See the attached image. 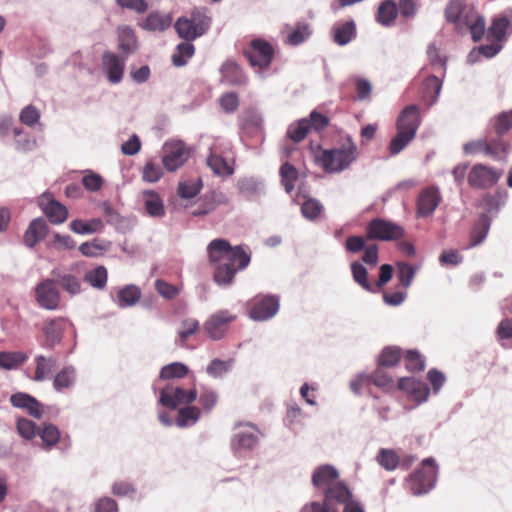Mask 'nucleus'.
Masks as SVG:
<instances>
[{"instance_id":"69168bd1","label":"nucleus","mask_w":512,"mask_h":512,"mask_svg":"<svg viewBox=\"0 0 512 512\" xmlns=\"http://www.w3.org/2000/svg\"><path fill=\"white\" fill-rule=\"evenodd\" d=\"M62 288L68 293L75 295L81 291V283L78 278L73 275H64L59 279Z\"/></svg>"},{"instance_id":"cd10ccee","label":"nucleus","mask_w":512,"mask_h":512,"mask_svg":"<svg viewBox=\"0 0 512 512\" xmlns=\"http://www.w3.org/2000/svg\"><path fill=\"white\" fill-rule=\"evenodd\" d=\"M240 193L247 199H254L264 191L262 181L254 177H245L238 181Z\"/></svg>"},{"instance_id":"2f4dec72","label":"nucleus","mask_w":512,"mask_h":512,"mask_svg":"<svg viewBox=\"0 0 512 512\" xmlns=\"http://www.w3.org/2000/svg\"><path fill=\"white\" fill-rule=\"evenodd\" d=\"M76 380V370L73 366H66L59 371L53 379V387L56 391L70 388Z\"/></svg>"},{"instance_id":"412c9836","label":"nucleus","mask_w":512,"mask_h":512,"mask_svg":"<svg viewBox=\"0 0 512 512\" xmlns=\"http://www.w3.org/2000/svg\"><path fill=\"white\" fill-rule=\"evenodd\" d=\"M206 163L217 176L228 177L234 173L233 166L226 159L217 154L215 147L209 149Z\"/></svg>"},{"instance_id":"393cba45","label":"nucleus","mask_w":512,"mask_h":512,"mask_svg":"<svg viewBox=\"0 0 512 512\" xmlns=\"http://www.w3.org/2000/svg\"><path fill=\"white\" fill-rule=\"evenodd\" d=\"M171 23L172 17L169 14L154 12L149 14L140 25L148 31H164L170 27Z\"/></svg>"},{"instance_id":"bf43d9fd","label":"nucleus","mask_w":512,"mask_h":512,"mask_svg":"<svg viewBox=\"0 0 512 512\" xmlns=\"http://www.w3.org/2000/svg\"><path fill=\"white\" fill-rule=\"evenodd\" d=\"M463 13L464 4L462 0L451 1L445 10L446 19L454 23L460 21Z\"/></svg>"},{"instance_id":"20e7f679","label":"nucleus","mask_w":512,"mask_h":512,"mask_svg":"<svg viewBox=\"0 0 512 512\" xmlns=\"http://www.w3.org/2000/svg\"><path fill=\"white\" fill-rule=\"evenodd\" d=\"M436 476L437 467L434 459H425L422 462V468L409 477V490L413 495H421L427 493L434 487Z\"/></svg>"},{"instance_id":"13d9d810","label":"nucleus","mask_w":512,"mask_h":512,"mask_svg":"<svg viewBox=\"0 0 512 512\" xmlns=\"http://www.w3.org/2000/svg\"><path fill=\"white\" fill-rule=\"evenodd\" d=\"M231 361H222L220 359H214L207 366V373L214 378L222 377L231 368Z\"/></svg>"},{"instance_id":"aec40b11","label":"nucleus","mask_w":512,"mask_h":512,"mask_svg":"<svg viewBox=\"0 0 512 512\" xmlns=\"http://www.w3.org/2000/svg\"><path fill=\"white\" fill-rule=\"evenodd\" d=\"M398 387L401 390L410 393L418 402H424L429 396L428 386L413 377H404L399 379Z\"/></svg>"},{"instance_id":"6e6d98bb","label":"nucleus","mask_w":512,"mask_h":512,"mask_svg":"<svg viewBox=\"0 0 512 512\" xmlns=\"http://www.w3.org/2000/svg\"><path fill=\"white\" fill-rule=\"evenodd\" d=\"M323 206L316 199H308L306 200L301 207L302 215L309 219H316L322 212Z\"/></svg>"},{"instance_id":"c03bdc74","label":"nucleus","mask_w":512,"mask_h":512,"mask_svg":"<svg viewBox=\"0 0 512 512\" xmlns=\"http://www.w3.org/2000/svg\"><path fill=\"white\" fill-rule=\"evenodd\" d=\"M310 130V123L308 118L301 119L297 121L296 123H292L289 125L287 130V136L293 141V142H300L302 141L307 133Z\"/></svg>"},{"instance_id":"09e8293b","label":"nucleus","mask_w":512,"mask_h":512,"mask_svg":"<svg viewBox=\"0 0 512 512\" xmlns=\"http://www.w3.org/2000/svg\"><path fill=\"white\" fill-rule=\"evenodd\" d=\"M311 34L308 24L298 23L295 29L287 36V42L291 45L303 43Z\"/></svg>"},{"instance_id":"9d476101","label":"nucleus","mask_w":512,"mask_h":512,"mask_svg":"<svg viewBox=\"0 0 512 512\" xmlns=\"http://www.w3.org/2000/svg\"><path fill=\"white\" fill-rule=\"evenodd\" d=\"M247 56L251 65L257 66L261 70L270 65L273 58V48L266 41L256 39L251 42V48L247 51Z\"/></svg>"},{"instance_id":"e433bc0d","label":"nucleus","mask_w":512,"mask_h":512,"mask_svg":"<svg viewBox=\"0 0 512 512\" xmlns=\"http://www.w3.org/2000/svg\"><path fill=\"white\" fill-rule=\"evenodd\" d=\"M110 248V242L94 239L79 246V251L86 257H98Z\"/></svg>"},{"instance_id":"423d86ee","label":"nucleus","mask_w":512,"mask_h":512,"mask_svg":"<svg viewBox=\"0 0 512 512\" xmlns=\"http://www.w3.org/2000/svg\"><path fill=\"white\" fill-rule=\"evenodd\" d=\"M404 230L401 226L391 221L376 218L367 226V238L381 241H391L401 238Z\"/></svg>"},{"instance_id":"9b49d317","label":"nucleus","mask_w":512,"mask_h":512,"mask_svg":"<svg viewBox=\"0 0 512 512\" xmlns=\"http://www.w3.org/2000/svg\"><path fill=\"white\" fill-rule=\"evenodd\" d=\"M441 194L438 187L430 186L425 188L417 200V216L428 217L434 213L441 202Z\"/></svg>"},{"instance_id":"4be33fe9","label":"nucleus","mask_w":512,"mask_h":512,"mask_svg":"<svg viewBox=\"0 0 512 512\" xmlns=\"http://www.w3.org/2000/svg\"><path fill=\"white\" fill-rule=\"evenodd\" d=\"M352 497L349 488L341 481L325 489L324 498L331 506L346 504Z\"/></svg>"},{"instance_id":"5701e85b","label":"nucleus","mask_w":512,"mask_h":512,"mask_svg":"<svg viewBox=\"0 0 512 512\" xmlns=\"http://www.w3.org/2000/svg\"><path fill=\"white\" fill-rule=\"evenodd\" d=\"M47 233V225L41 218H36L29 224L24 234V243L27 247H34Z\"/></svg>"},{"instance_id":"b1692460","label":"nucleus","mask_w":512,"mask_h":512,"mask_svg":"<svg viewBox=\"0 0 512 512\" xmlns=\"http://www.w3.org/2000/svg\"><path fill=\"white\" fill-rule=\"evenodd\" d=\"M72 232L79 235H90L100 232L104 228V222L100 218H93L87 221L75 219L69 225Z\"/></svg>"},{"instance_id":"7ed1b4c3","label":"nucleus","mask_w":512,"mask_h":512,"mask_svg":"<svg viewBox=\"0 0 512 512\" xmlns=\"http://www.w3.org/2000/svg\"><path fill=\"white\" fill-rule=\"evenodd\" d=\"M212 18L206 8H196L192 11L191 17H180L175 23V30L179 37L192 41L210 28Z\"/></svg>"},{"instance_id":"7c9ffc66","label":"nucleus","mask_w":512,"mask_h":512,"mask_svg":"<svg viewBox=\"0 0 512 512\" xmlns=\"http://www.w3.org/2000/svg\"><path fill=\"white\" fill-rule=\"evenodd\" d=\"M221 73L223 81L229 84L240 85L245 83L241 68L233 61L225 62L221 67Z\"/></svg>"},{"instance_id":"052dcab7","label":"nucleus","mask_w":512,"mask_h":512,"mask_svg":"<svg viewBox=\"0 0 512 512\" xmlns=\"http://www.w3.org/2000/svg\"><path fill=\"white\" fill-rule=\"evenodd\" d=\"M415 269L406 263H399L397 265V277L400 283L405 287H409L413 281Z\"/></svg>"},{"instance_id":"8fccbe9b","label":"nucleus","mask_w":512,"mask_h":512,"mask_svg":"<svg viewBox=\"0 0 512 512\" xmlns=\"http://www.w3.org/2000/svg\"><path fill=\"white\" fill-rule=\"evenodd\" d=\"M201 181L198 180H189L185 182L179 183L178 186V194L180 197L185 199H191L195 197L201 190Z\"/></svg>"},{"instance_id":"72a5a7b5","label":"nucleus","mask_w":512,"mask_h":512,"mask_svg":"<svg viewBox=\"0 0 512 512\" xmlns=\"http://www.w3.org/2000/svg\"><path fill=\"white\" fill-rule=\"evenodd\" d=\"M490 229V222L486 216H483L481 220L474 226L470 235V243L467 248H473L481 244L488 235Z\"/></svg>"},{"instance_id":"a878e982","label":"nucleus","mask_w":512,"mask_h":512,"mask_svg":"<svg viewBox=\"0 0 512 512\" xmlns=\"http://www.w3.org/2000/svg\"><path fill=\"white\" fill-rule=\"evenodd\" d=\"M63 318H55L44 323L42 331L46 337V345L49 347L59 343L63 333Z\"/></svg>"},{"instance_id":"f3484780","label":"nucleus","mask_w":512,"mask_h":512,"mask_svg":"<svg viewBox=\"0 0 512 512\" xmlns=\"http://www.w3.org/2000/svg\"><path fill=\"white\" fill-rule=\"evenodd\" d=\"M463 150L468 155L483 153L485 155L496 158L500 155L501 152H504V146L500 143L490 144L486 139H478L465 143Z\"/></svg>"},{"instance_id":"6e6552de","label":"nucleus","mask_w":512,"mask_h":512,"mask_svg":"<svg viewBox=\"0 0 512 512\" xmlns=\"http://www.w3.org/2000/svg\"><path fill=\"white\" fill-rule=\"evenodd\" d=\"M197 398L195 389L184 390L181 387L166 385L160 392L159 403L170 409H175L179 405H188Z\"/></svg>"},{"instance_id":"e2e57ef3","label":"nucleus","mask_w":512,"mask_h":512,"mask_svg":"<svg viewBox=\"0 0 512 512\" xmlns=\"http://www.w3.org/2000/svg\"><path fill=\"white\" fill-rule=\"evenodd\" d=\"M163 176L162 169L154 164V163H147L142 172V179L149 183H155L161 179Z\"/></svg>"},{"instance_id":"0e129e2a","label":"nucleus","mask_w":512,"mask_h":512,"mask_svg":"<svg viewBox=\"0 0 512 512\" xmlns=\"http://www.w3.org/2000/svg\"><path fill=\"white\" fill-rule=\"evenodd\" d=\"M219 103L224 112L233 113L239 106V99L237 94L228 92L220 97Z\"/></svg>"},{"instance_id":"a211bd4d","label":"nucleus","mask_w":512,"mask_h":512,"mask_svg":"<svg viewBox=\"0 0 512 512\" xmlns=\"http://www.w3.org/2000/svg\"><path fill=\"white\" fill-rule=\"evenodd\" d=\"M11 404L20 409H25L34 418L40 419L42 416L41 404L32 396L25 393H15L10 398Z\"/></svg>"},{"instance_id":"bb28decb","label":"nucleus","mask_w":512,"mask_h":512,"mask_svg":"<svg viewBox=\"0 0 512 512\" xmlns=\"http://www.w3.org/2000/svg\"><path fill=\"white\" fill-rule=\"evenodd\" d=\"M40 205L43 207V211L47 218L54 224H61L68 217L67 208L55 200H50L47 204H44L43 201H41Z\"/></svg>"},{"instance_id":"f03ea898","label":"nucleus","mask_w":512,"mask_h":512,"mask_svg":"<svg viewBox=\"0 0 512 512\" xmlns=\"http://www.w3.org/2000/svg\"><path fill=\"white\" fill-rule=\"evenodd\" d=\"M357 158V146L348 138L338 148L323 150L316 156L317 164L328 173H338L347 169Z\"/></svg>"},{"instance_id":"338daca9","label":"nucleus","mask_w":512,"mask_h":512,"mask_svg":"<svg viewBox=\"0 0 512 512\" xmlns=\"http://www.w3.org/2000/svg\"><path fill=\"white\" fill-rule=\"evenodd\" d=\"M406 368L410 371H421L425 367V361L416 351H408L405 357Z\"/></svg>"},{"instance_id":"49530a36","label":"nucleus","mask_w":512,"mask_h":512,"mask_svg":"<svg viewBox=\"0 0 512 512\" xmlns=\"http://www.w3.org/2000/svg\"><path fill=\"white\" fill-rule=\"evenodd\" d=\"M280 176L286 192L290 193L294 189L298 176L296 168L289 163H284L280 168Z\"/></svg>"},{"instance_id":"5fc2aeb1","label":"nucleus","mask_w":512,"mask_h":512,"mask_svg":"<svg viewBox=\"0 0 512 512\" xmlns=\"http://www.w3.org/2000/svg\"><path fill=\"white\" fill-rule=\"evenodd\" d=\"M199 329V322L196 319L188 318L184 319L181 322V326L178 331V336L181 344H184L185 341L194 333H196Z\"/></svg>"},{"instance_id":"79ce46f5","label":"nucleus","mask_w":512,"mask_h":512,"mask_svg":"<svg viewBox=\"0 0 512 512\" xmlns=\"http://www.w3.org/2000/svg\"><path fill=\"white\" fill-rule=\"evenodd\" d=\"M509 27V20L506 17L494 19L492 25L488 29L487 37L489 40L502 42L506 38V31Z\"/></svg>"},{"instance_id":"6ab92c4d","label":"nucleus","mask_w":512,"mask_h":512,"mask_svg":"<svg viewBox=\"0 0 512 512\" xmlns=\"http://www.w3.org/2000/svg\"><path fill=\"white\" fill-rule=\"evenodd\" d=\"M339 477L338 471L331 465L319 466L312 474L313 486L328 488L337 483Z\"/></svg>"},{"instance_id":"c756f323","label":"nucleus","mask_w":512,"mask_h":512,"mask_svg":"<svg viewBox=\"0 0 512 512\" xmlns=\"http://www.w3.org/2000/svg\"><path fill=\"white\" fill-rule=\"evenodd\" d=\"M35 362L36 368L33 379L37 382H41L51 375L57 361L54 357L46 358L43 355H38L35 358Z\"/></svg>"},{"instance_id":"0eeeda50","label":"nucleus","mask_w":512,"mask_h":512,"mask_svg":"<svg viewBox=\"0 0 512 512\" xmlns=\"http://www.w3.org/2000/svg\"><path fill=\"white\" fill-rule=\"evenodd\" d=\"M501 176L500 170L484 164H476L468 173L467 180L472 188L487 189L494 186Z\"/></svg>"},{"instance_id":"680f3d73","label":"nucleus","mask_w":512,"mask_h":512,"mask_svg":"<svg viewBox=\"0 0 512 512\" xmlns=\"http://www.w3.org/2000/svg\"><path fill=\"white\" fill-rule=\"evenodd\" d=\"M400 359V350L398 348H385L380 357L379 364L384 367L394 366Z\"/></svg>"},{"instance_id":"4c0bfd02","label":"nucleus","mask_w":512,"mask_h":512,"mask_svg":"<svg viewBox=\"0 0 512 512\" xmlns=\"http://www.w3.org/2000/svg\"><path fill=\"white\" fill-rule=\"evenodd\" d=\"M27 360V355L20 351L0 352V368L12 370Z\"/></svg>"},{"instance_id":"a19ab883","label":"nucleus","mask_w":512,"mask_h":512,"mask_svg":"<svg viewBox=\"0 0 512 512\" xmlns=\"http://www.w3.org/2000/svg\"><path fill=\"white\" fill-rule=\"evenodd\" d=\"M119 47L126 53H132L137 48L134 31L127 26L118 29Z\"/></svg>"},{"instance_id":"c9c22d12","label":"nucleus","mask_w":512,"mask_h":512,"mask_svg":"<svg viewBox=\"0 0 512 512\" xmlns=\"http://www.w3.org/2000/svg\"><path fill=\"white\" fill-rule=\"evenodd\" d=\"M141 296L140 289L135 285H128L118 293V305L122 308L135 305Z\"/></svg>"},{"instance_id":"473e14b6","label":"nucleus","mask_w":512,"mask_h":512,"mask_svg":"<svg viewBox=\"0 0 512 512\" xmlns=\"http://www.w3.org/2000/svg\"><path fill=\"white\" fill-rule=\"evenodd\" d=\"M396 17L397 7L393 1L387 0L379 6L376 18L380 24L390 26L394 23Z\"/></svg>"},{"instance_id":"ddd939ff","label":"nucleus","mask_w":512,"mask_h":512,"mask_svg":"<svg viewBox=\"0 0 512 512\" xmlns=\"http://www.w3.org/2000/svg\"><path fill=\"white\" fill-rule=\"evenodd\" d=\"M420 122L421 118L419 114V107L416 105H409L403 109L398 117L397 130L406 132L415 137Z\"/></svg>"},{"instance_id":"a18cd8bd","label":"nucleus","mask_w":512,"mask_h":512,"mask_svg":"<svg viewBox=\"0 0 512 512\" xmlns=\"http://www.w3.org/2000/svg\"><path fill=\"white\" fill-rule=\"evenodd\" d=\"M188 367L180 362H173L162 367L160 371L161 379L183 378L188 374Z\"/></svg>"},{"instance_id":"3c124183","label":"nucleus","mask_w":512,"mask_h":512,"mask_svg":"<svg viewBox=\"0 0 512 512\" xmlns=\"http://www.w3.org/2000/svg\"><path fill=\"white\" fill-rule=\"evenodd\" d=\"M414 139V136L406 132L397 130L396 136L391 140L389 150L392 155L399 154L409 142Z\"/></svg>"},{"instance_id":"39448f33","label":"nucleus","mask_w":512,"mask_h":512,"mask_svg":"<svg viewBox=\"0 0 512 512\" xmlns=\"http://www.w3.org/2000/svg\"><path fill=\"white\" fill-rule=\"evenodd\" d=\"M189 150L181 140H171L163 145L162 164L169 172L180 168L188 159Z\"/></svg>"},{"instance_id":"f257e3e1","label":"nucleus","mask_w":512,"mask_h":512,"mask_svg":"<svg viewBox=\"0 0 512 512\" xmlns=\"http://www.w3.org/2000/svg\"><path fill=\"white\" fill-rule=\"evenodd\" d=\"M207 253L210 263L216 265L213 278L220 286L230 285L236 272L250 263V256L240 246L232 247L224 239L211 241Z\"/></svg>"},{"instance_id":"603ef678","label":"nucleus","mask_w":512,"mask_h":512,"mask_svg":"<svg viewBox=\"0 0 512 512\" xmlns=\"http://www.w3.org/2000/svg\"><path fill=\"white\" fill-rule=\"evenodd\" d=\"M351 270H352V274H353V278L354 280L362 287L364 288L365 290L367 291H372V286L371 284L369 283L368 281V273H367V270L366 268L358 263V262H354L351 264Z\"/></svg>"},{"instance_id":"1a4fd4ad","label":"nucleus","mask_w":512,"mask_h":512,"mask_svg":"<svg viewBox=\"0 0 512 512\" xmlns=\"http://www.w3.org/2000/svg\"><path fill=\"white\" fill-rule=\"evenodd\" d=\"M35 300L45 310H57L60 305V292L55 282L51 279L39 282L35 287Z\"/></svg>"},{"instance_id":"dca6fc26","label":"nucleus","mask_w":512,"mask_h":512,"mask_svg":"<svg viewBox=\"0 0 512 512\" xmlns=\"http://www.w3.org/2000/svg\"><path fill=\"white\" fill-rule=\"evenodd\" d=\"M279 309V302L272 296H266L256 300L251 311L250 316L257 321H265L273 317Z\"/></svg>"},{"instance_id":"4468645a","label":"nucleus","mask_w":512,"mask_h":512,"mask_svg":"<svg viewBox=\"0 0 512 512\" xmlns=\"http://www.w3.org/2000/svg\"><path fill=\"white\" fill-rule=\"evenodd\" d=\"M103 70L107 75L109 82L117 84L123 78L125 60L118 55L106 52L102 57Z\"/></svg>"},{"instance_id":"864d4df0","label":"nucleus","mask_w":512,"mask_h":512,"mask_svg":"<svg viewBox=\"0 0 512 512\" xmlns=\"http://www.w3.org/2000/svg\"><path fill=\"white\" fill-rule=\"evenodd\" d=\"M38 434L46 448L54 446L59 441L60 437L59 430L52 424L45 425Z\"/></svg>"},{"instance_id":"58836bf2","label":"nucleus","mask_w":512,"mask_h":512,"mask_svg":"<svg viewBox=\"0 0 512 512\" xmlns=\"http://www.w3.org/2000/svg\"><path fill=\"white\" fill-rule=\"evenodd\" d=\"M355 36V23L348 21L334 28V41L338 45L348 44Z\"/></svg>"},{"instance_id":"c85d7f7f","label":"nucleus","mask_w":512,"mask_h":512,"mask_svg":"<svg viewBox=\"0 0 512 512\" xmlns=\"http://www.w3.org/2000/svg\"><path fill=\"white\" fill-rule=\"evenodd\" d=\"M143 199L147 213L152 217H162L165 214L163 201L153 190L143 192Z\"/></svg>"},{"instance_id":"ea45409f","label":"nucleus","mask_w":512,"mask_h":512,"mask_svg":"<svg viewBox=\"0 0 512 512\" xmlns=\"http://www.w3.org/2000/svg\"><path fill=\"white\" fill-rule=\"evenodd\" d=\"M200 418V410L195 406H187L179 409L176 425L184 428L195 424Z\"/></svg>"},{"instance_id":"de8ad7c7","label":"nucleus","mask_w":512,"mask_h":512,"mask_svg":"<svg viewBox=\"0 0 512 512\" xmlns=\"http://www.w3.org/2000/svg\"><path fill=\"white\" fill-rule=\"evenodd\" d=\"M378 463L386 470L392 471L399 464V458L395 451L391 449H381L377 456Z\"/></svg>"},{"instance_id":"f8f14e48","label":"nucleus","mask_w":512,"mask_h":512,"mask_svg":"<svg viewBox=\"0 0 512 512\" xmlns=\"http://www.w3.org/2000/svg\"><path fill=\"white\" fill-rule=\"evenodd\" d=\"M258 442V430L253 426L239 431L231 440V447L235 454L241 455L253 449Z\"/></svg>"},{"instance_id":"774afa93","label":"nucleus","mask_w":512,"mask_h":512,"mask_svg":"<svg viewBox=\"0 0 512 512\" xmlns=\"http://www.w3.org/2000/svg\"><path fill=\"white\" fill-rule=\"evenodd\" d=\"M302 512H338L337 506H331L324 498L323 503L313 501L302 508Z\"/></svg>"},{"instance_id":"37998d69","label":"nucleus","mask_w":512,"mask_h":512,"mask_svg":"<svg viewBox=\"0 0 512 512\" xmlns=\"http://www.w3.org/2000/svg\"><path fill=\"white\" fill-rule=\"evenodd\" d=\"M194 52L195 47L189 41L178 44L176 53L172 56L173 64L177 67L184 66L188 59L193 56Z\"/></svg>"},{"instance_id":"4d7b16f0","label":"nucleus","mask_w":512,"mask_h":512,"mask_svg":"<svg viewBox=\"0 0 512 512\" xmlns=\"http://www.w3.org/2000/svg\"><path fill=\"white\" fill-rule=\"evenodd\" d=\"M501 49H502L501 42H497L496 40H492V43L480 46L478 51H472L469 54V56H468V60L470 62H474L475 61V57H474L475 54H481V55H483V56H485L487 58H491V57L495 56L497 53H499V51Z\"/></svg>"},{"instance_id":"f704fd0d","label":"nucleus","mask_w":512,"mask_h":512,"mask_svg":"<svg viewBox=\"0 0 512 512\" xmlns=\"http://www.w3.org/2000/svg\"><path fill=\"white\" fill-rule=\"evenodd\" d=\"M108 272L104 266H97L96 268L88 271L84 280L96 289H103L107 284Z\"/></svg>"},{"instance_id":"2eb2a0df","label":"nucleus","mask_w":512,"mask_h":512,"mask_svg":"<svg viewBox=\"0 0 512 512\" xmlns=\"http://www.w3.org/2000/svg\"><path fill=\"white\" fill-rule=\"evenodd\" d=\"M234 320L227 311H220L212 315L205 323V331L213 340L222 338L227 330L228 324Z\"/></svg>"}]
</instances>
